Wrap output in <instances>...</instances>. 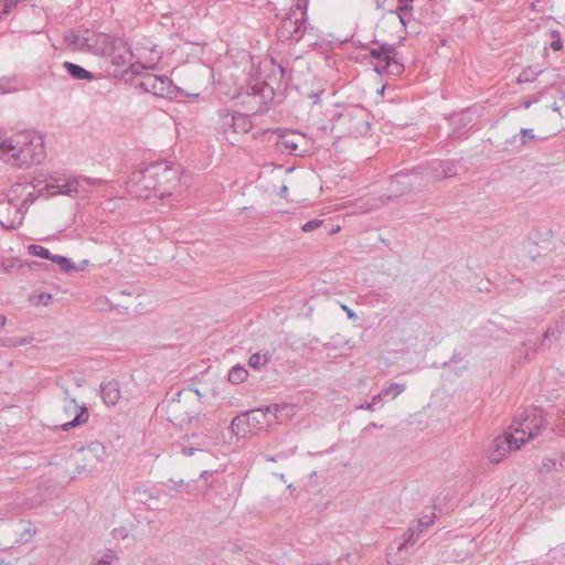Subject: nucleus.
<instances>
[{
	"mask_svg": "<svg viewBox=\"0 0 565 565\" xmlns=\"http://www.w3.org/2000/svg\"><path fill=\"white\" fill-rule=\"evenodd\" d=\"M529 344L527 342L522 343V347L518 349V355H524L527 356L529 354Z\"/></svg>",
	"mask_w": 565,
	"mask_h": 565,
	"instance_id": "46",
	"label": "nucleus"
},
{
	"mask_svg": "<svg viewBox=\"0 0 565 565\" xmlns=\"http://www.w3.org/2000/svg\"><path fill=\"white\" fill-rule=\"evenodd\" d=\"M247 427L252 429L259 428L263 424H265L266 412L264 408H255L243 413Z\"/></svg>",
	"mask_w": 565,
	"mask_h": 565,
	"instance_id": "19",
	"label": "nucleus"
},
{
	"mask_svg": "<svg viewBox=\"0 0 565 565\" xmlns=\"http://www.w3.org/2000/svg\"><path fill=\"white\" fill-rule=\"evenodd\" d=\"M553 109H554L555 111H558V110H559V108H558L557 106H554V108H553Z\"/></svg>",
	"mask_w": 565,
	"mask_h": 565,
	"instance_id": "63",
	"label": "nucleus"
},
{
	"mask_svg": "<svg viewBox=\"0 0 565 565\" xmlns=\"http://www.w3.org/2000/svg\"><path fill=\"white\" fill-rule=\"evenodd\" d=\"M541 74V71L535 70L534 67H529L526 70H523L521 74L519 75L518 82H532L534 81L539 75Z\"/></svg>",
	"mask_w": 565,
	"mask_h": 565,
	"instance_id": "34",
	"label": "nucleus"
},
{
	"mask_svg": "<svg viewBox=\"0 0 565 565\" xmlns=\"http://www.w3.org/2000/svg\"><path fill=\"white\" fill-rule=\"evenodd\" d=\"M134 494L136 497V500L140 503H147L151 499H158L159 493L153 492L152 490L146 488V487H136L134 489Z\"/></svg>",
	"mask_w": 565,
	"mask_h": 565,
	"instance_id": "24",
	"label": "nucleus"
},
{
	"mask_svg": "<svg viewBox=\"0 0 565 565\" xmlns=\"http://www.w3.org/2000/svg\"><path fill=\"white\" fill-rule=\"evenodd\" d=\"M417 169H419V175L427 174L437 181L457 174V166L451 160H436L428 163L426 167H417Z\"/></svg>",
	"mask_w": 565,
	"mask_h": 565,
	"instance_id": "12",
	"label": "nucleus"
},
{
	"mask_svg": "<svg viewBox=\"0 0 565 565\" xmlns=\"http://www.w3.org/2000/svg\"><path fill=\"white\" fill-rule=\"evenodd\" d=\"M52 299V296L50 294H41L40 295V301L44 305H47L49 301Z\"/></svg>",
	"mask_w": 565,
	"mask_h": 565,
	"instance_id": "48",
	"label": "nucleus"
},
{
	"mask_svg": "<svg viewBox=\"0 0 565 565\" xmlns=\"http://www.w3.org/2000/svg\"><path fill=\"white\" fill-rule=\"evenodd\" d=\"M13 267V263L10 262V264H7L6 262H0V270L3 271H10V269Z\"/></svg>",
	"mask_w": 565,
	"mask_h": 565,
	"instance_id": "47",
	"label": "nucleus"
},
{
	"mask_svg": "<svg viewBox=\"0 0 565 565\" xmlns=\"http://www.w3.org/2000/svg\"><path fill=\"white\" fill-rule=\"evenodd\" d=\"M343 308L348 311V316L350 318H352L354 316V313L351 310H349L345 306Z\"/></svg>",
	"mask_w": 565,
	"mask_h": 565,
	"instance_id": "58",
	"label": "nucleus"
},
{
	"mask_svg": "<svg viewBox=\"0 0 565 565\" xmlns=\"http://www.w3.org/2000/svg\"><path fill=\"white\" fill-rule=\"evenodd\" d=\"M114 557H115L114 552L113 551H108L107 554H105L104 557L97 559L92 565H111V562H113Z\"/></svg>",
	"mask_w": 565,
	"mask_h": 565,
	"instance_id": "44",
	"label": "nucleus"
},
{
	"mask_svg": "<svg viewBox=\"0 0 565 565\" xmlns=\"http://www.w3.org/2000/svg\"><path fill=\"white\" fill-rule=\"evenodd\" d=\"M520 135H521L520 146H525L526 143H529L530 141L535 139L533 129L522 128L520 130Z\"/></svg>",
	"mask_w": 565,
	"mask_h": 565,
	"instance_id": "38",
	"label": "nucleus"
},
{
	"mask_svg": "<svg viewBox=\"0 0 565 565\" xmlns=\"http://www.w3.org/2000/svg\"><path fill=\"white\" fill-rule=\"evenodd\" d=\"M193 403L194 401L190 393L183 394L179 392L177 397L168 401L166 405L168 420L179 427L190 424L194 417Z\"/></svg>",
	"mask_w": 565,
	"mask_h": 565,
	"instance_id": "5",
	"label": "nucleus"
},
{
	"mask_svg": "<svg viewBox=\"0 0 565 565\" xmlns=\"http://www.w3.org/2000/svg\"><path fill=\"white\" fill-rule=\"evenodd\" d=\"M309 97L315 102L318 103L320 100V93H311Z\"/></svg>",
	"mask_w": 565,
	"mask_h": 565,
	"instance_id": "51",
	"label": "nucleus"
},
{
	"mask_svg": "<svg viewBox=\"0 0 565 565\" xmlns=\"http://www.w3.org/2000/svg\"><path fill=\"white\" fill-rule=\"evenodd\" d=\"M29 343V340L24 337H12L4 340L3 345L7 347H21Z\"/></svg>",
	"mask_w": 565,
	"mask_h": 565,
	"instance_id": "39",
	"label": "nucleus"
},
{
	"mask_svg": "<svg viewBox=\"0 0 565 565\" xmlns=\"http://www.w3.org/2000/svg\"><path fill=\"white\" fill-rule=\"evenodd\" d=\"M63 67L66 70L67 74L75 79H94V74L78 64L72 62H64Z\"/></svg>",
	"mask_w": 565,
	"mask_h": 565,
	"instance_id": "20",
	"label": "nucleus"
},
{
	"mask_svg": "<svg viewBox=\"0 0 565 565\" xmlns=\"http://www.w3.org/2000/svg\"><path fill=\"white\" fill-rule=\"evenodd\" d=\"M322 224H323L322 220H311V221H308L307 223H305L301 228L303 232H311V231L320 227Z\"/></svg>",
	"mask_w": 565,
	"mask_h": 565,
	"instance_id": "43",
	"label": "nucleus"
},
{
	"mask_svg": "<svg viewBox=\"0 0 565 565\" xmlns=\"http://www.w3.org/2000/svg\"><path fill=\"white\" fill-rule=\"evenodd\" d=\"M392 54H396V47L393 44L383 43L379 47L370 49V55L377 60V62H385Z\"/></svg>",
	"mask_w": 565,
	"mask_h": 565,
	"instance_id": "21",
	"label": "nucleus"
},
{
	"mask_svg": "<svg viewBox=\"0 0 565 565\" xmlns=\"http://www.w3.org/2000/svg\"><path fill=\"white\" fill-rule=\"evenodd\" d=\"M0 147L6 160L19 168L41 163L45 158L42 137L34 131H22L1 140Z\"/></svg>",
	"mask_w": 565,
	"mask_h": 565,
	"instance_id": "2",
	"label": "nucleus"
},
{
	"mask_svg": "<svg viewBox=\"0 0 565 565\" xmlns=\"http://www.w3.org/2000/svg\"><path fill=\"white\" fill-rule=\"evenodd\" d=\"M289 408H290V406L287 404H285V405L274 404V405L267 406L266 408H264V411L266 412V416L268 414H271L276 419H281L282 412H285Z\"/></svg>",
	"mask_w": 565,
	"mask_h": 565,
	"instance_id": "33",
	"label": "nucleus"
},
{
	"mask_svg": "<svg viewBox=\"0 0 565 565\" xmlns=\"http://www.w3.org/2000/svg\"><path fill=\"white\" fill-rule=\"evenodd\" d=\"M64 41L73 49L79 52L90 53L92 35L86 36L78 32L71 31L64 35Z\"/></svg>",
	"mask_w": 565,
	"mask_h": 565,
	"instance_id": "15",
	"label": "nucleus"
},
{
	"mask_svg": "<svg viewBox=\"0 0 565 565\" xmlns=\"http://www.w3.org/2000/svg\"><path fill=\"white\" fill-rule=\"evenodd\" d=\"M28 252L32 256H36V257L45 258V259H50V260H51V257L54 256V254H52L46 247L36 245V244L30 245L28 247Z\"/></svg>",
	"mask_w": 565,
	"mask_h": 565,
	"instance_id": "30",
	"label": "nucleus"
},
{
	"mask_svg": "<svg viewBox=\"0 0 565 565\" xmlns=\"http://www.w3.org/2000/svg\"><path fill=\"white\" fill-rule=\"evenodd\" d=\"M51 262L57 264L60 266V268L64 271V273H70V271H73V270H77L78 268L75 266V264L72 262V259L67 258V257H64V256H61V255H55L53 257H51Z\"/></svg>",
	"mask_w": 565,
	"mask_h": 565,
	"instance_id": "29",
	"label": "nucleus"
},
{
	"mask_svg": "<svg viewBox=\"0 0 565 565\" xmlns=\"http://www.w3.org/2000/svg\"><path fill=\"white\" fill-rule=\"evenodd\" d=\"M396 54H392V56L382 64V62H377L375 65V71L380 74L386 73L388 75L397 76L403 73L404 65L399 63L395 58Z\"/></svg>",
	"mask_w": 565,
	"mask_h": 565,
	"instance_id": "18",
	"label": "nucleus"
},
{
	"mask_svg": "<svg viewBox=\"0 0 565 565\" xmlns=\"http://www.w3.org/2000/svg\"><path fill=\"white\" fill-rule=\"evenodd\" d=\"M281 145L290 151V153L299 156L305 152V149L300 148L301 142H306L303 135H297L295 132H289L280 138Z\"/></svg>",
	"mask_w": 565,
	"mask_h": 565,
	"instance_id": "17",
	"label": "nucleus"
},
{
	"mask_svg": "<svg viewBox=\"0 0 565 565\" xmlns=\"http://www.w3.org/2000/svg\"><path fill=\"white\" fill-rule=\"evenodd\" d=\"M64 413L67 416L74 415L73 419L62 424L63 430H70L88 420L89 414L86 406H81L74 398H70L64 406Z\"/></svg>",
	"mask_w": 565,
	"mask_h": 565,
	"instance_id": "14",
	"label": "nucleus"
},
{
	"mask_svg": "<svg viewBox=\"0 0 565 565\" xmlns=\"http://www.w3.org/2000/svg\"><path fill=\"white\" fill-rule=\"evenodd\" d=\"M82 451L86 454V458L93 456L96 460L100 461L105 456L106 449L102 443L93 441L86 448H83Z\"/></svg>",
	"mask_w": 565,
	"mask_h": 565,
	"instance_id": "23",
	"label": "nucleus"
},
{
	"mask_svg": "<svg viewBox=\"0 0 565 565\" xmlns=\"http://www.w3.org/2000/svg\"><path fill=\"white\" fill-rule=\"evenodd\" d=\"M418 170L419 169L415 168L412 169L411 171H399L392 175L388 189L390 193L382 195L380 200L383 203H386L388 201L398 199L404 194L412 192L417 182L412 180L411 178L418 179Z\"/></svg>",
	"mask_w": 565,
	"mask_h": 565,
	"instance_id": "6",
	"label": "nucleus"
},
{
	"mask_svg": "<svg viewBox=\"0 0 565 565\" xmlns=\"http://www.w3.org/2000/svg\"><path fill=\"white\" fill-rule=\"evenodd\" d=\"M461 360V356L459 353H454V355L450 359V362H458Z\"/></svg>",
	"mask_w": 565,
	"mask_h": 565,
	"instance_id": "52",
	"label": "nucleus"
},
{
	"mask_svg": "<svg viewBox=\"0 0 565 565\" xmlns=\"http://www.w3.org/2000/svg\"><path fill=\"white\" fill-rule=\"evenodd\" d=\"M268 362L266 354L254 353L249 356L248 365L254 370H259Z\"/></svg>",
	"mask_w": 565,
	"mask_h": 565,
	"instance_id": "32",
	"label": "nucleus"
},
{
	"mask_svg": "<svg viewBox=\"0 0 565 565\" xmlns=\"http://www.w3.org/2000/svg\"><path fill=\"white\" fill-rule=\"evenodd\" d=\"M248 372L244 366L235 365L228 372V381L234 384H239L247 379Z\"/></svg>",
	"mask_w": 565,
	"mask_h": 565,
	"instance_id": "26",
	"label": "nucleus"
},
{
	"mask_svg": "<svg viewBox=\"0 0 565 565\" xmlns=\"http://www.w3.org/2000/svg\"><path fill=\"white\" fill-rule=\"evenodd\" d=\"M371 115L360 105H335L331 115V129L342 136L360 137L369 132Z\"/></svg>",
	"mask_w": 565,
	"mask_h": 565,
	"instance_id": "3",
	"label": "nucleus"
},
{
	"mask_svg": "<svg viewBox=\"0 0 565 565\" xmlns=\"http://www.w3.org/2000/svg\"><path fill=\"white\" fill-rule=\"evenodd\" d=\"M524 444V438H516L512 434L500 435L494 438L488 458L492 463H499L508 452L520 449Z\"/></svg>",
	"mask_w": 565,
	"mask_h": 565,
	"instance_id": "8",
	"label": "nucleus"
},
{
	"mask_svg": "<svg viewBox=\"0 0 565 565\" xmlns=\"http://www.w3.org/2000/svg\"><path fill=\"white\" fill-rule=\"evenodd\" d=\"M182 483H183V480H182V479H181V480H179V481H175V482H174V484H175V486H181Z\"/></svg>",
	"mask_w": 565,
	"mask_h": 565,
	"instance_id": "61",
	"label": "nucleus"
},
{
	"mask_svg": "<svg viewBox=\"0 0 565 565\" xmlns=\"http://www.w3.org/2000/svg\"><path fill=\"white\" fill-rule=\"evenodd\" d=\"M140 87L146 92H151L157 96L168 97L175 88L172 81L167 76H157L147 74L140 83Z\"/></svg>",
	"mask_w": 565,
	"mask_h": 565,
	"instance_id": "13",
	"label": "nucleus"
},
{
	"mask_svg": "<svg viewBox=\"0 0 565 565\" xmlns=\"http://www.w3.org/2000/svg\"><path fill=\"white\" fill-rule=\"evenodd\" d=\"M546 427L545 419L542 416V411L533 408L525 411L518 422L515 431L527 434L529 438L537 437Z\"/></svg>",
	"mask_w": 565,
	"mask_h": 565,
	"instance_id": "10",
	"label": "nucleus"
},
{
	"mask_svg": "<svg viewBox=\"0 0 565 565\" xmlns=\"http://www.w3.org/2000/svg\"><path fill=\"white\" fill-rule=\"evenodd\" d=\"M287 191H288V188L286 185H284L280 189V194H282L284 192H287Z\"/></svg>",
	"mask_w": 565,
	"mask_h": 565,
	"instance_id": "59",
	"label": "nucleus"
},
{
	"mask_svg": "<svg viewBox=\"0 0 565 565\" xmlns=\"http://www.w3.org/2000/svg\"><path fill=\"white\" fill-rule=\"evenodd\" d=\"M113 55V63L117 66H122L127 63V55H130V51L128 50L127 53L120 47V50H116L115 54Z\"/></svg>",
	"mask_w": 565,
	"mask_h": 565,
	"instance_id": "37",
	"label": "nucleus"
},
{
	"mask_svg": "<svg viewBox=\"0 0 565 565\" xmlns=\"http://www.w3.org/2000/svg\"><path fill=\"white\" fill-rule=\"evenodd\" d=\"M131 67H132V72H134V73H137V67L142 68L143 66H142L141 64H139V65L134 64Z\"/></svg>",
	"mask_w": 565,
	"mask_h": 565,
	"instance_id": "56",
	"label": "nucleus"
},
{
	"mask_svg": "<svg viewBox=\"0 0 565 565\" xmlns=\"http://www.w3.org/2000/svg\"><path fill=\"white\" fill-rule=\"evenodd\" d=\"M102 398L107 405H116L120 398V387L118 381L111 380L100 385Z\"/></svg>",
	"mask_w": 565,
	"mask_h": 565,
	"instance_id": "16",
	"label": "nucleus"
},
{
	"mask_svg": "<svg viewBox=\"0 0 565 565\" xmlns=\"http://www.w3.org/2000/svg\"><path fill=\"white\" fill-rule=\"evenodd\" d=\"M436 514L433 512L430 515L420 518L417 522V529L422 530L434 523Z\"/></svg>",
	"mask_w": 565,
	"mask_h": 565,
	"instance_id": "42",
	"label": "nucleus"
},
{
	"mask_svg": "<svg viewBox=\"0 0 565 565\" xmlns=\"http://www.w3.org/2000/svg\"><path fill=\"white\" fill-rule=\"evenodd\" d=\"M237 113H231L227 109H220L218 117L221 119V127L224 132L228 129H232L233 125H235V118Z\"/></svg>",
	"mask_w": 565,
	"mask_h": 565,
	"instance_id": "25",
	"label": "nucleus"
},
{
	"mask_svg": "<svg viewBox=\"0 0 565 565\" xmlns=\"http://www.w3.org/2000/svg\"><path fill=\"white\" fill-rule=\"evenodd\" d=\"M252 128V124L250 121L248 120V118L241 114V113H237L236 114V118H235V125H233L232 127V130L233 132H248Z\"/></svg>",
	"mask_w": 565,
	"mask_h": 565,
	"instance_id": "27",
	"label": "nucleus"
},
{
	"mask_svg": "<svg viewBox=\"0 0 565 565\" xmlns=\"http://www.w3.org/2000/svg\"><path fill=\"white\" fill-rule=\"evenodd\" d=\"M195 451V448H192V447H184L182 452L185 455V456H192Z\"/></svg>",
	"mask_w": 565,
	"mask_h": 565,
	"instance_id": "50",
	"label": "nucleus"
},
{
	"mask_svg": "<svg viewBox=\"0 0 565 565\" xmlns=\"http://www.w3.org/2000/svg\"><path fill=\"white\" fill-rule=\"evenodd\" d=\"M388 397V390H382L379 394L374 395L371 403L374 406L380 404L384 398Z\"/></svg>",
	"mask_w": 565,
	"mask_h": 565,
	"instance_id": "45",
	"label": "nucleus"
},
{
	"mask_svg": "<svg viewBox=\"0 0 565 565\" xmlns=\"http://www.w3.org/2000/svg\"><path fill=\"white\" fill-rule=\"evenodd\" d=\"M550 337V331L547 330L545 333H544V339H547Z\"/></svg>",
	"mask_w": 565,
	"mask_h": 565,
	"instance_id": "62",
	"label": "nucleus"
},
{
	"mask_svg": "<svg viewBox=\"0 0 565 565\" xmlns=\"http://www.w3.org/2000/svg\"><path fill=\"white\" fill-rule=\"evenodd\" d=\"M552 42L550 44L551 49L554 51H561L563 49L562 35L558 30L551 31Z\"/></svg>",
	"mask_w": 565,
	"mask_h": 565,
	"instance_id": "36",
	"label": "nucleus"
},
{
	"mask_svg": "<svg viewBox=\"0 0 565 565\" xmlns=\"http://www.w3.org/2000/svg\"><path fill=\"white\" fill-rule=\"evenodd\" d=\"M452 122H454V125H456V127L454 128V132H452L451 137L455 138V136L457 134H460L461 129L467 128V126L471 122V118L468 117V115H466V114H461V115L455 117L452 119Z\"/></svg>",
	"mask_w": 565,
	"mask_h": 565,
	"instance_id": "31",
	"label": "nucleus"
},
{
	"mask_svg": "<svg viewBox=\"0 0 565 565\" xmlns=\"http://www.w3.org/2000/svg\"><path fill=\"white\" fill-rule=\"evenodd\" d=\"M84 183L90 186L103 183V180H92L90 178L54 179L46 185V190L50 195L63 194L74 196L81 191H86V189L83 188Z\"/></svg>",
	"mask_w": 565,
	"mask_h": 565,
	"instance_id": "7",
	"label": "nucleus"
},
{
	"mask_svg": "<svg viewBox=\"0 0 565 565\" xmlns=\"http://www.w3.org/2000/svg\"><path fill=\"white\" fill-rule=\"evenodd\" d=\"M0 151L2 152V148L0 147Z\"/></svg>",
	"mask_w": 565,
	"mask_h": 565,
	"instance_id": "64",
	"label": "nucleus"
},
{
	"mask_svg": "<svg viewBox=\"0 0 565 565\" xmlns=\"http://www.w3.org/2000/svg\"><path fill=\"white\" fill-rule=\"evenodd\" d=\"M30 186L15 183L7 193L0 195V224L4 228H18L22 225L25 210L21 209L19 199Z\"/></svg>",
	"mask_w": 565,
	"mask_h": 565,
	"instance_id": "4",
	"label": "nucleus"
},
{
	"mask_svg": "<svg viewBox=\"0 0 565 565\" xmlns=\"http://www.w3.org/2000/svg\"><path fill=\"white\" fill-rule=\"evenodd\" d=\"M7 318L4 316L0 315V329H2L6 326Z\"/></svg>",
	"mask_w": 565,
	"mask_h": 565,
	"instance_id": "53",
	"label": "nucleus"
},
{
	"mask_svg": "<svg viewBox=\"0 0 565 565\" xmlns=\"http://www.w3.org/2000/svg\"><path fill=\"white\" fill-rule=\"evenodd\" d=\"M181 169L167 161H156L146 169L135 170L129 175V184L159 193L160 198L171 196L180 185Z\"/></svg>",
	"mask_w": 565,
	"mask_h": 565,
	"instance_id": "1",
	"label": "nucleus"
},
{
	"mask_svg": "<svg viewBox=\"0 0 565 565\" xmlns=\"http://www.w3.org/2000/svg\"><path fill=\"white\" fill-rule=\"evenodd\" d=\"M245 417L243 413L236 417H234L231 422V433L234 436L246 435L250 431V428L247 427L246 423L244 422Z\"/></svg>",
	"mask_w": 565,
	"mask_h": 565,
	"instance_id": "22",
	"label": "nucleus"
},
{
	"mask_svg": "<svg viewBox=\"0 0 565 565\" xmlns=\"http://www.w3.org/2000/svg\"><path fill=\"white\" fill-rule=\"evenodd\" d=\"M516 138H518L516 135H514L511 139L507 140V143L513 145L516 141Z\"/></svg>",
	"mask_w": 565,
	"mask_h": 565,
	"instance_id": "55",
	"label": "nucleus"
},
{
	"mask_svg": "<svg viewBox=\"0 0 565 565\" xmlns=\"http://www.w3.org/2000/svg\"><path fill=\"white\" fill-rule=\"evenodd\" d=\"M90 46V54L97 56H108L110 54H115L116 50H120V47L125 51V53L128 52V46L122 39L113 38L106 33L93 34Z\"/></svg>",
	"mask_w": 565,
	"mask_h": 565,
	"instance_id": "9",
	"label": "nucleus"
},
{
	"mask_svg": "<svg viewBox=\"0 0 565 565\" xmlns=\"http://www.w3.org/2000/svg\"><path fill=\"white\" fill-rule=\"evenodd\" d=\"M212 473L210 471H203L201 475H200V478L202 479H207L209 476H211Z\"/></svg>",
	"mask_w": 565,
	"mask_h": 565,
	"instance_id": "54",
	"label": "nucleus"
},
{
	"mask_svg": "<svg viewBox=\"0 0 565 565\" xmlns=\"http://www.w3.org/2000/svg\"><path fill=\"white\" fill-rule=\"evenodd\" d=\"M422 532V530L417 529L416 526H409L408 530L404 534V541L401 543L397 547V551H402L409 544H414L417 541L418 534Z\"/></svg>",
	"mask_w": 565,
	"mask_h": 565,
	"instance_id": "28",
	"label": "nucleus"
},
{
	"mask_svg": "<svg viewBox=\"0 0 565 565\" xmlns=\"http://www.w3.org/2000/svg\"><path fill=\"white\" fill-rule=\"evenodd\" d=\"M374 427H376V424H375V423H371V424H369V426L366 427V429H369V428H374Z\"/></svg>",
	"mask_w": 565,
	"mask_h": 565,
	"instance_id": "60",
	"label": "nucleus"
},
{
	"mask_svg": "<svg viewBox=\"0 0 565 565\" xmlns=\"http://www.w3.org/2000/svg\"><path fill=\"white\" fill-rule=\"evenodd\" d=\"M532 102L531 100H527V102H524L522 105L525 109L530 108Z\"/></svg>",
	"mask_w": 565,
	"mask_h": 565,
	"instance_id": "57",
	"label": "nucleus"
},
{
	"mask_svg": "<svg viewBox=\"0 0 565 565\" xmlns=\"http://www.w3.org/2000/svg\"><path fill=\"white\" fill-rule=\"evenodd\" d=\"M413 10V7L408 3H401L398 7H397V13H398V17H399V20H401V23L403 25H405V17L407 13H411V11Z\"/></svg>",
	"mask_w": 565,
	"mask_h": 565,
	"instance_id": "40",
	"label": "nucleus"
},
{
	"mask_svg": "<svg viewBox=\"0 0 565 565\" xmlns=\"http://www.w3.org/2000/svg\"><path fill=\"white\" fill-rule=\"evenodd\" d=\"M358 408L359 409H369V411H373L374 409V407H373L371 402H366L364 404H361V405L358 406Z\"/></svg>",
	"mask_w": 565,
	"mask_h": 565,
	"instance_id": "49",
	"label": "nucleus"
},
{
	"mask_svg": "<svg viewBox=\"0 0 565 565\" xmlns=\"http://www.w3.org/2000/svg\"><path fill=\"white\" fill-rule=\"evenodd\" d=\"M36 198L38 196L33 192H28L25 194V198L22 201L19 200V204L21 205V209L25 210V213H26L29 206L35 202Z\"/></svg>",
	"mask_w": 565,
	"mask_h": 565,
	"instance_id": "41",
	"label": "nucleus"
},
{
	"mask_svg": "<svg viewBox=\"0 0 565 565\" xmlns=\"http://www.w3.org/2000/svg\"><path fill=\"white\" fill-rule=\"evenodd\" d=\"M305 9L307 7L305 6ZM307 31L306 10L301 11L300 18H292L289 15L281 22L280 34L281 36L295 42H299Z\"/></svg>",
	"mask_w": 565,
	"mask_h": 565,
	"instance_id": "11",
	"label": "nucleus"
},
{
	"mask_svg": "<svg viewBox=\"0 0 565 565\" xmlns=\"http://www.w3.org/2000/svg\"><path fill=\"white\" fill-rule=\"evenodd\" d=\"M383 390H388L387 398L394 399L406 390V386L405 384L401 383H392L391 385L384 387Z\"/></svg>",
	"mask_w": 565,
	"mask_h": 565,
	"instance_id": "35",
	"label": "nucleus"
}]
</instances>
